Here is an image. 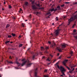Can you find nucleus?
<instances>
[{
  "label": "nucleus",
  "instance_id": "nucleus-64",
  "mask_svg": "<svg viewBox=\"0 0 77 77\" xmlns=\"http://www.w3.org/2000/svg\"><path fill=\"white\" fill-rule=\"evenodd\" d=\"M68 58L69 59V58H71V57H68Z\"/></svg>",
  "mask_w": 77,
  "mask_h": 77
},
{
  "label": "nucleus",
  "instance_id": "nucleus-47",
  "mask_svg": "<svg viewBox=\"0 0 77 77\" xmlns=\"http://www.w3.org/2000/svg\"><path fill=\"white\" fill-rule=\"evenodd\" d=\"M61 7H64L65 5H61Z\"/></svg>",
  "mask_w": 77,
  "mask_h": 77
},
{
  "label": "nucleus",
  "instance_id": "nucleus-11",
  "mask_svg": "<svg viewBox=\"0 0 77 77\" xmlns=\"http://www.w3.org/2000/svg\"><path fill=\"white\" fill-rule=\"evenodd\" d=\"M7 62L8 63H13V62L12 61H9L8 60H7Z\"/></svg>",
  "mask_w": 77,
  "mask_h": 77
},
{
  "label": "nucleus",
  "instance_id": "nucleus-7",
  "mask_svg": "<svg viewBox=\"0 0 77 77\" xmlns=\"http://www.w3.org/2000/svg\"><path fill=\"white\" fill-rule=\"evenodd\" d=\"M32 9L33 10H36V9H37L38 8L36 7V6L35 5H33L32 6Z\"/></svg>",
  "mask_w": 77,
  "mask_h": 77
},
{
  "label": "nucleus",
  "instance_id": "nucleus-5",
  "mask_svg": "<svg viewBox=\"0 0 77 77\" xmlns=\"http://www.w3.org/2000/svg\"><path fill=\"white\" fill-rule=\"evenodd\" d=\"M60 30V29H57L55 32V36H58V35H59V31Z\"/></svg>",
  "mask_w": 77,
  "mask_h": 77
},
{
  "label": "nucleus",
  "instance_id": "nucleus-6",
  "mask_svg": "<svg viewBox=\"0 0 77 77\" xmlns=\"http://www.w3.org/2000/svg\"><path fill=\"white\" fill-rule=\"evenodd\" d=\"M36 6H37L38 7V8H38V9H44V8L42 7L41 8V5H40V4H36Z\"/></svg>",
  "mask_w": 77,
  "mask_h": 77
},
{
  "label": "nucleus",
  "instance_id": "nucleus-34",
  "mask_svg": "<svg viewBox=\"0 0 77 77\" xmlns=\"http://www.w3.org/2000/svg\"><path fill=\"white\" fill-rule=\"evenodd\" d=\"M57 10H58L57 8H56L55 9H54V11H57Z\"/></svg>",
  "mask_w": 77,
  "mask_h": 77
},
{
  "label": "nucleus",
  "instance_id": "nucleus-60",
  "mask_svg": "<svg viewBox=\"0 0 77 77\" xmlns=\"http://www.w3.org/2000/svg\"><path fill=\"white\" fill-rule=\"evenodd\" d=\"M57 56H59V53H58L57 54Z\"/></svg>",
  "mask_w": 77,
  "mask_h": 77
},
{
  "label": "nucleus",
  "instance_id": "nucleus-25",
  "mask_svg": "<svg viewBox=\"0 0 77 77\" xmlns=\"http://www.w3.org/2000/svg\"><path fill=\"white\" fill-rule=\"evenodd\" d=\"M76 25V24L75 23H74L72 26V28H74V26H75Z\"/></svg>",
  "mask_w": 77,
  "mask_h": 77
},
{
  "label": "nucleus",
  "instance_id": "nucleus-37",
  "mask_svg": "<svg viewBox=\"0 0 77 77\" xmlns=\"http://www.w3.org/2000/svg\"><path fill=\"white\" fill-rule=\"evenodd\" d=\"M29 17V18H31V17H32V15H31V14H30Z\"/></svg>",
  "mask_w": 77,
  "mask_h": 77
},
{
  "label": "nucleus",
  "instance_id": "nucleus-62",
  "mask_svg": "<svg viewBox=\"0 0 77 77\" xmlns=\"http://www.w3.org/2000/svg\"><path fill=\"white\" fill-rule=\"evenodd\" d=\"M72 70L73 71L74 70V68H73Z\"/></svg>",
  "mask_w": 77,
  "mask_h": 77
},
{
  "label": "nucleus",
  "instance_id": "nucleus-21",
  "mask_svg": "<svg viewBox=\"0 0 77 77\" xmlns=\"http://www.w3.org/2000/svg\"><path fill=\"white\" fill-rule=\"evenodd\" d=\"M63 65H64V66H66V63H65V62H63Z\"/></svg>",
  "mask_w": 77,
  "mask_h": 77
},
{
  "label": "nucleus",
  "instance_id": "nucleus-26",
  "mask_svg": "<svg viewBox=\"0 0 77 77\" xmlns=\"http://www.w3.org/2000/svg\"><path fill=\"white\" fill-rule=\"evenodd\" d=\"M23 46V44H21L19 45V47H21Z\"/></svg>",
  "mask_w": 77,
  "mask_h": 77
},
{
  "label": "nucleus",
  "instance_id": "nucleus-18",
  "mask_svg": "<svg viewBox=\"0 0 77 77\" xmlns=\"http://www.w3.org/2000/svg\"><path fill=\"white\" fill-rule=\"evenodd\" d=\"M41 50H44V48L43 47H41Z\"/></svg>",
  "mask_w": 77,
  "mask_h": 77
},
{
  "label": "nucleus",
  "instance_id": "nucleus-43",
  "mask_svg": "<svg viewBox=\"0 0 77 77\" xmlns=\"http://www.w3.org/2000/svg\"><path fill=\"white\" fill-rule=\"evenodd\" d=\"M73 33H74V32H76V30H75V29H74V30H73Z\"/></svg>",
  "mask_w": 77,
  "mask_h": 77
},
{
  "label": "nucleus",
  "instance_id": "nucleus-13",
  "mask_svg": "<svg viewBox=\"0 0 77 77\" xmlns=\"http://www.w3.org/2000/svg\"><path fill=\"white\" fill-rule=\"evenodd\" d=\"M9 27H10V25H9V24H7L6 25V28L7 29V28H8Z\"/></svg>",
  "mask_w": 77,
  "mask_h": 77
},
{
  "label": "nucleus",
  "instance_id": "nucleus-40",
  "mask_svg": "<svg viewBox=\"0 0 77 77\" xmlns=\"http://www.w3.org/2000/svg\"><path fill=\"white\" fill-rule=\"evenodd\" d=\"M45 53L48 54V51H45Z\"/></svg>",
  "mask_w": 77,
  "mask_h": 77
},
{
  "label": "nucleus",
  "instance_id": "nucleus-1",
  "mask_svg": "<svg viewBox=\"0 0 77 77\" xmlns=\"http://www.w3.org/2000/svg\"><path fill=\"white\" fill-rule=\"evenodd\" d=\"M59 61H58V62L56 63L55 65H56L57 66L58 68L60 70L61 72L64 75H65V74H64V71H66V70L65 69V68L63 67L62 66H60V67L58 65V64H59Z\"/></svg>",
  "mask_w": 77,
  "mask_h": 77
},
{
  "label": "nucleus",
  "instance_id": "nucleus-39",
  "mask_svg": "<svg viewBox=\"0 0 77 77\" xmlns=\"http://www.w3.org/2000/svg\"><path fill=\"white\" fill-rule=\"evenodd\" d=\"M44 72H47V70L45 69L44 71Z\"/></svg>",
  "mask_w": 77,
  "mask_h": 77
},
{
  "label": "nucleus",
  "instance_id": "nucleus-12",
  "mask_svg": "<svg viewBox=\"0 0 77 77\" xmlns=\"http://www.w3.org/2000/svg\"><path fill=\"white\" fill-rule=\"evenodd\" d=\"M56 46V44H55V43H54L53 44V45L52 46V47L54 48V47H55Z\"/></svg>",
  "mask_w": 77,
  "mask_h": 77
},
{
  "label": "nucleus",
  "instance_id": "nucleus-23",
  "mask_svg": "<svg viewBox=\"0 0 77 77\" xmlns=\"http://www.w3.org/2000/svg\"><path fill=\"white\" fill-rule=\"evenodd\" d=\"M77 33L76 32L73 33V35H77Z\"/></svg>",
  "mask_w": 77,
  "mask_h": 77
},
{
  "label": "nucleus",
  "instance_id": "nucleus-4",
  "mask_svg": "<svg viewBox=\"0 0 77 77\" xmlns=\"http://www.w3.org/2000/svg\"><path fill=\"white\" fill-rule=\"evenodd\" d=\"M75 20V19L73 17H72L70 18L68 20V26H69L70 24H71V23H72V22H73Z\"/></svg>",
  "mask_w": 77,
  "mask_h": 77
},
{
  "label": "nucleus",
  "instance_id": "nucleus-35",
  "mask_svg": "<svg viewBox=\"0 0 77 77\" xmlns=\"http://www.w3.org/2000/svg\"><path fill=\"white\" fill-rule=\"evenodd\" d=\"M8 38H11L12 37V36L11 35H8Z\"/></svg>",
  "mask_w": 77,
  "mask_h": 77
},
{
  "label": "nucleus",
  "instance_id": "nucleus-61",
  "mask_svg": "<svg viewBox=\"0 0 77 77\" xmlns=\"http://www.w3.org/2000/svg\"><path fill=\"white\" fill-rule=\"evenodd\" d=\"M12 50H15V49L12 48Z\"/></svg>",
  "mask_w": 77,
  "mask_h": 77
},
{
  "label": "nucleus",
  "instance_id": "nucleus-48",
  "mask_svg": "<svg viewBox=\"0 0 77 77\" xmlns=\"http://www.w3.org/2000/svg\"><path fill=\"white\" fill-rule=\"evenodd\" d=\"M65 3H66V4L67 5V4H69V2H66Z\"/></svg>",
  "mask_w": 77,
  "mask_h": 77
},
{
  "label": "nucleus",
  "instance_id": "nucleus-53",
  "mask_svg": "<svg viewBox=\"0 0 77 77\" xmlns=\"http://www.w3.org/2000/svg\"><path fill=\"white\" fill-rule=\"evenodd\" d=\"M19 38H21V35H19Z\"/></svg>",
  "mask_w": 77,
  "mask_h": 77
},
{
  "label": "nucleus",
  "instance_id": "nucleus-17",
  "mask_svg": "<svg viewBox=\"0 0 77 77\" xmlns=\"http://www.w3.org/2000/svg\"><path fill=\"white\" fill-rule=\"evenodd\" d=\"M28 4H29L28 3V2H26L25 3V5L26 6H28Z\"/></svg>",
  "mask_w": 77,
  "mask_h": 77
},
{
  "label": "nucleus",
  "instance_id": "nucleus-49",
  "mask_svg": "<svg viewBox=\"0 0 77 77\" xmlns=\"http://www.w3.org/2000/svg\"><path fill=\"white\" fill-rule=\"evenodd\" d=\"M30 48H29L28 49V50L27 51H29V52L30 51L29 50H30Z\"/></svg>",
  "mask_w": 77,
  "mask_h": 77
},
{
  "label": "nucleus",
  "instance_id": "nucleus-46",
  "mask_svg": "<svg viewBox=\"0 0 77 77\" xmlns=\"http://www.w3.org/2000/svg\"><path fill=\"white\" fill-rule=\"evenodd\" d=\"M48 43L49 44H51V41H49L48 42Z\"/></svg>",
  "mask_w": 77,
  "mask_h": 77
},
{
  "label": "nucleus",
  "instance_id": "nucleus-58",
  "mask_svg": "<svg viewBox=\"0 0 77 77\" xmlns=\"http://www.w3.org/2000/svg\"><path fill=\"white\" fill-rule=\"evenodd\" d=\"M42 58H43V59H45V57L43 56V57H42Z\"/></svg>",
  "mask_w": 77,
  "mask_h": 77
},
{
  "label": "nucleus",
  "instance_id": "nucleus-29",
  "mask_svg": "<svg viewBox=\"0 0 77 77\" xmlns=\"http://www.w3.org/2000/svg\"><path fill=\"white\" fill-rule=\"evenodd\" d=\"M44 77H48V75H43Z\"/></svg>",
  "mask_w": 77,
  "mask_h": 77
},
{
  "label": "nucleus",
  "instance_id": "nucleus-55",
  "mask_svg": "<svg viewBox=\"0 0 77 77\" xmlns=\"http://www.w3.org/2000/svg\"><path fill=\"white\" fill-rule=\"evenodd\" d=\"M13 19H14V20H15V19H16V18H15V17H13Z\"/></svg>",
  "mask_w": 77,
  "mask_h": 77
},
{
  "label": "nucleus",
  "instance_id": "nucleus-27",
  "mask_svg": "<svg viewBox=\"0 0 77 77\" xmlns=\"http://www.w3.org/2000/svg\"><path fill=\"white\" fill-rule=\"evenodd\" d=\"M21 11H22V9L20 8V11H19V13H21Z\"/></svg>",
  "mask_w": 77,
  "mask_h": 77
},
{
  "label": "nucleus",
  "instance_id": "nucleus-30",
  "mask_svg": "<svg viewBox=\"0 0 77 77\" xmlns=\"http://www.w3.org/2000/svg\"><path fill=\"white\" fill-rule=\"evenodd\" d=\"M48 48H48V47H46L45 48V49H46V50H47L48 49Z\"/></svg>",
  "mask_w": 77,
  "mask_h": 77
},
{
  "label": "nucleus",
  "instance_id": "nucleus-32",
  "mask_svg": "<svg viewBox=\"0 0 77 77\" xmlns=\"http://www.w3.org/2000/svg\"><path fill=\"white\" fill-rule=\"evenodd\" d=\"M9 9H11L12 8V7L11 6V5H9Z\"/></svg>",
  "mask_w": 77,
  "mask_h": 77
},
{
  "label": "nucleus",
  "instance_id": "nucleus-20",
  "mask_svg": "<svg viewBox=\"0 0 77 77\" xmlns=\"http://www.w3.org/2000/svg\"><path fill=\"white\" fill-rule=\"evenodd\" d=\"M9 42H10V41H8L5 42V44H7L8 43H9Z\"/></svg>",
  "mask_w": 77,
  "mask_h": 77
},
{
  "label": "nucleus",
  "instance_id": "nucleus-44",
  "mask_svg": "<svg viewBox=\"0 0 77 77\" xmlns=\"http://www.w3.org/2000/svg\"><path fill=\"white\" fill-rule=\"evenodd\" d=\"M47 61L48 60L49 62H50V61L51 60H49V58H48L47 59Z\"/></svg>",
  "mask_w": 77,
  "mask_h": 77
},
{
  "label": "nucleus",
  "instance_id": "nucleus-52",
  "mask_svg": "<svg viewBox=\"0 0 77 77\" xmlns=\"http://www.w3.org/2000/svg\"><path fill=\"white\" fill-rule=\"evenodd\" d=\"M9 58L11 59H12V57H11V56H10L9 57Z\"/></svg>",
  "mask_w": 77,
  "mask_h": 77
},
{
  "label": "nucleus",
  "instance_id": "nucleus-50",
  "mask_svg": "<svg viewBox=\"0 0 77 77\" xmlns=\"http://www.w3.org/2000/svg\"><path fill=\"white\" fill-rule=\"evenodd\" d=\"M63 23H62L60 25V26H62V25H63Z\"/></svg>",
  "mask_w": 77,
  "mask_h": 77
},
{
  "label": "nucleus",
  "instance_id": "nucleus-3",
  "mask_svg": "<svg viewBox=\"0 0 77 77\" xmlns=\"http://www.w3.org/2000/svg\"><path fill=\"white\" fill-rule=\"evenodd\" d=\"M16 63L17 65H17V66H21H21H24V65H25L26 63V61H24L23 63H22V64L19 63L18 62H16Z\"/></svg>",
  "mask_w": 77,
  "mask_h": 77
},
{
  "label": "nucleus",
  "instance_id": "nucleus-41",
  "mask_svg": "<svg viewBox=\"0 0 77 77\" xmlns=\"http://www.w3.org/2000/svg\"><path fill=\"white\" fill-rule=\"evenodd\" d=\"M32 34H34L35 33V31H33L31 33Z\"/></svg>",
  "mask_w": 77,
  "mask_h": 77
},
{
  "label": "nucleus",
  "instance_id": "nucleus-31",
  "mask_svg": "<svg viewBox=\"0 0 77 77\" xmlns=\"http://www.w3.org/2000/svg\"><path fill=\"white\" fill-rule=\"evenodd\" d=\"M57 50H58V51H60V52H62V50H61V49H58Z\"/></svg>",
  "mask_w": 77,
  "mask_h": 77
},
{
  "label": "nucleus",
  "instance_id": "nucleus-28",
  "mask_svg": "<svg viewBox=\"0 0 77 77\" xmlns=\"http://www.w3.org/2000/svg\"><path fill=\"white\" fill-rule=\"evenodd\" d=\"M22 26L23 27H24V24L23 23H22Z\"/></svg>",
  "mask_w": 77,
  "mask_h": 77
},
{
  "label": "nucleus",
  "instance_id": "nucleus-14",
  "mask_svg": "<svg viewBox=\"0 0 77 77\" xmlns=\"http://www.w3.org/2000/svg\"><path fill=\"white\" fill-rule=\"evenodd\" d=\"M73 71L72 70H70V71H69V73H70V74H73V72H72Z\"/></svg>",
  "mask_w": 77,
  "mask_h": 77
},
{
  "label": "nucleus",
  "instance_id": "nucleus-56",
  "mask_svg": "<svg viewBox=\"0 0 77 77\" xmlns=\"http://www.w3.org/2000/svg\"><path fill=\"white\" fill-rule=\"evenodd\" d=\"M16 60V62H17V60H18V58H17Z\"/></svg>",
  "mask_w": 77,
  "mask_h": 77
},
{
  "label": "nucleus",
  "instance_id": "nucleus-63",
  "mask_svg": "<svg viewBox=\"0 0 77 77\" xmlns=\"http://www.w3.org/2000/svg\"><path fill=\"white\" fill-rule=\"evenodd\" d=\"M52 25H54V23H53L52 24Z\"/></svg>",
  "mask_w": 77,
  "mask_h": 77
},
{
  "label": "nucleus",
  "instance_id": "nucleus-22",
  "mask_svg": "<svg viewBox=\"0 0 77 77\" xmlns=\"http://www.w3.org/2000/svg\"><path fill=\"white\" fill-rule=\"evenodd\" d=\"M74 37L75 38V39H77V35H74Z\"/></svg>",
  "mask_w": 77,
  "mask_h": 77
},
{
  "label": "nucleus",
  "instance_id": "nucleus-59",
  "mask_svg": "<svg viewBox=\"0 0 77 77\" xmlns=\"http://www.w3.org/2000/svg\"><path fill=\"white\" fill-rule=\"evenodd\" d=\"M50 64H51V63H48V65H50Z\"/></svg>",
  "mask_w": 77,
  "mask_h": 77
},
{
  "label": "nucleus",
  "instance_id": "nucleus-9",
  "mask_svg": "<svg viewBox=\"0 0 77 77\" xmlns=\"http://www.w3.org/2000/svg\"><path fill=\"white\" fill-rule=\"evenodd\" d=\"M62 46V50H63V49L64 48H65L66 47V45H65L62 44L61 45Z\"/></svg>",
  "mask_w": 77,
  "mask_h": 77
},
{
  "label": "nucleus",
  "instance_id": "nucleus-33",
  "mask_svg": "<svg viewBox=\"0 0 77 77\" xmlns=\"http://www.w3.org/2000/svg\"><path fill=\"white\" fill-rule=\"evenodd\" d=\"M51 12H53V11H54V8H53L51 9Z\"/></svg>",
  "mask_w": 77,
  "mask_h": 77
},
{
  "label": "nucleus",
  "instance_id": "nucleus-57",
  "mask_svg": "<svg viewBox=\"0 0 77 77\" xmlns=\"http://www.w3.org/2000/svg\"><path fill=\"white\" fill-rule=\"evenodd\" d=\"M2 10L3 11H4V10H5V9H4V8H2Z\"/></svg>",
  "mask_w": 77,
  "mask_h": 77
},
{
  "label": "nucleus",
  "instance_id": "nucleus-42",
  "mask_svg": "<svg viewBox=\"0 0 77 77\" xmlns=\"http://www.w3.org/2000/svg\"><path fill=\"white\" fill-rule=\"evenodd\" d=\"M62 57V56H60V57H59V58H58V59H61V57Z\"/></svg>",
  "mask_w": 77,
  "mask_h": 77
},
{
  "label": "nucleus",
  "instance_id": "nucleus-54",
  "mask_svg": "<svg viewBox=\"0 0 77 77\" xmlns=\"http://www.w3.org/2000/svg\"><path fill=\"white\" fill-rule=\"evenodd\" d=\"M63 17H64V18H66V17L65 16H64Z\"/></svg>",
  "mask_w": 77,
  "mask_h": 77
},
{
  "label": "nucleus",
  "instance_id": "nucleus-36",
  "mask_svg": "<svg viewBox=\"0 0 77 77\" xmlns=\"http://www.w3.org/2000/svg\"><path fill=\"white\" fill-rule=\"evenodd\" d=\"M34 3H35L34 1H32V5H34Z\"/></svg>",
  "mask_w": 77,
  "mask_h": 77
},
{
  "label": "nucleus",
  "instance_id": "nucleus-15",
  "mask_svg": "<svg viewBox=\"0 0 77 77\" xmlns=\"http://www.w3.org/2000/svg\"><path fill=\"white\" fill-rule=\"evenodd\" d=\"M11 35H12V36H13V37H15V36H16V35H15V34L12 33L11 34Z\"/></svg>",
  "mask_w": 77,
  "mask_h": 77
},
{
  "label": "nucleus",
  "instance_id": "nucleus-51",
  "mask_svg": "<svg viewBox=\"0 0 77 77\" xmlns=\"http://www.w3.org/2000/svg\"><path fill=\"white\" fill-rule=\"evenodd\" d=\"M15 69H19V68H18V67H15Z\"/></svg>",
  "mask_w": 77,
  "mask_h": 77
},
{
  "label": "nucleus",
  "instance_id": "nucleus-38",
  "mask_svg": "<svg viewBox=\"0 0 77 77\" xmlns=\"http://www.w3.org/2000/svg\"><path fill=\"white\" fill-rule=\"evenodd\" d=\"M70 54H73V52H72V51H70Z\"/></svg>",
  "mask_w": 77,
  "mask_h": 77
},
{
  "label": "nucleus",
  "instance_id": "nucleus-10",
  "mask_svg": "<svg viewBox=\"0 0 77 77\" xmlns=\"http://www.w3.org/2000/svg\"><path fill=\"white\" fill-rule=\"evenodd\" d=\"M57 8H58V11H59V10H60V6L59 5H58L57 7Z\"/></svg>",
  "mask_w": 77,
  "mask_h": 77
},
{
  "label": "nucleus",
  "instance_id": "nucleus-19",
  "mask_svg": "<svg viewBox=\"0 0 77 77\" xmlns=\"http://www.w3.org/2000/svg\"><path fill=\"white\" fill-rule=\"evenodd\" d=\"M65 71L64 72V74H63L62 73V75H60V76H61V77H63V75H65Z\"/></svg>",
  "mask_w": 77,
  "mask_h": 77
},
{
  "label": "nucleus",
  "instance_id": "nucleus-8",
  "mask_svg": "<svg viewBox=\"0 0 77 77\" xmlns=\"http://www.w3.org/2000/svg\"><path fill=\"white\" fill-rule=\"evenodd\" d=\"M38 54V53H35V55H33L32 58L33 60H34V59H35V57H36V56H37Z\"/></svg>",
  "mask_w": 77,
  "mask_h": 77
},
{
  "label": "nucleus",
  "instance_id": "nucleus-16",
  "mask_svg": "<svg viewBox=\"0 0 77 77\" xmlns=\"http://www.w3.org/2000/svg\"><path fill=\"white\" fill-rule=\"evenodd\" d=\"M51 14V12L49 11L48 13H47L45 15L47 16V15H48L49 14Z\"/></svg>",
  "mask_w": 77,
  "mask_h": 77
},
{
  "label": "nucleus",
  "instance_id": "nucleus-24",
  "mask_svg": "<svg viewBox=\"0 0 77 77\" xmlns=\"http://www.w3.org/2000/svg\"><path fill=\"white\" fill-rule=\"evenodd\" d=\"M66 67L67 68L68 70H71V69H69V67H68V66H66Z\"/></svg>",
  "mask_w": 77,
  "mask_h": 77
},
{
  "label": "nucleus",
  "instance_id": "nucleus-2",
  "mask_svg": "<svg viewBox=\"0 0 77 77\" xmlns=\"http://www.w3.org/2000/svg\"><path fill=\"white\" fill-rule=\"evenodd\" d=\"M22 61H24V62H26V68H28V67H30L32 63H30V62L29 60L26 61V59H22Z\"/></svg>",
  "mask_w": 77,
  "mask_h": 77
},
{
  "label": "nucleus",
  "instance_id": "nucleus-45",
  "mask_svg": "<svg viewBox=\"0 0 77 77\" xmlns=\"http://www.w3.org/2000/svg\"><path fill=\"white\" fill-rule=\"evenodd\" d=\"M56 20L57 21H58V17H56Z\"/></svg>",
  "mask_w": 77,
  "mask_h": 77
}]
</instances>
